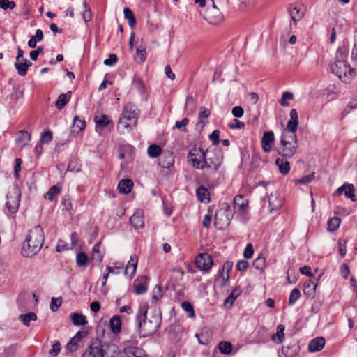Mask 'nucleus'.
Masks as SVG:
<instances>
[{
  "label": "nucleus",
  "instance_id": "1",
  "mask_svg": "<svg viewBox=\"0 0 357 357\" xmlns=\"http://www.w3.org/2000/svg\"><path fill=\"white\" fill-rule=\"evenodd\" d=\"M147 307L140 306L136 314V325L140 337H148L154 334L161 324V317L158 314H153L147 317Z\"/></svg>",
  "mask_w": 357,
  "mask_h": 357
},
{
  "label": "nucleus",
  "instance_id": "2",
  "mask_svg": "<svg viewBox=\"0 0 357 357\" xmlns=\"http://www.w3.org/2000/svg\"><path fill=\"white\" fill-rule=\"evenodd\" d=\"M347 50L346 47H340L335 53V61L330 66L331 72L337 75L344 82H349L355 76L354 68L347 62Z\"/></svg>",
  "mask_w": 357,
  "mask_h": 357
},
{
  "label": "nucleus",
  "instance_id": "3",
  "mask_svg": "<svg viewBox=\"0 0 357 357\" xmlns=\"http://www.w3.org/2000/svg\"><path fill=\"white\" fill-rule=\"evenodd\" d=\"M44 243L43 229L40 226H36L29 231L21 249V254L25 257L36 255L41 249Z\"/></svg>",
  "mask_w": 357,
  "mask_h": 357
},
{
  "label": "nucleus",
  "instance_id": "4",
  "mask_svg": "<svg viewBox=\"0 0 357 357\" xmlns=\"http://www.w3.org/2000/svg\"><path fill=\"white\" fill-rule=\"evenodd\" d=\"M298 150V139L296 132L284 130L280 144L276 147L277 153L286 159L291 158Z\"/></svg>",
  "mask_w": 357,
  "mask_h": 357
},
{
  "label": "nucleus",
  "instance_id": "5",
  "mask_svg": "<svg viewBox=\"0 0 357 357\" xmlns=\"http://www.w3.org/2000/svg\"><path fill=\"white\" fill-rule=\"evenodd\" d=\"M223 158V153L219 149L206 150L202 162L203 169L208 170L209 174H213L219 169L222 163Z\"/></svg>",
  "mask_w": 357,
  "mask_h": 357
},
{
  "label": "nucleus",
  "instance_id": "6",
  "mask_svg": "<svg viewBox=\"0 0 357 357\" xmlns=\"http://www.w3.org/2000/svg\"><path fill=\"white\" fill-rule=\"evenodd\" d=\"M234 215V210L227 203L222 204L215 215L214 225L219 230L228 227Z\"/></svg>",
  "mask_w": 357,
  "mask_h": 357
},
{
  "label": "nucleus",
  "instance_id": "7",
  "mask_svg": "<svg viewBox=\"0 0 357 357\" xmlns=\"http://www.w3.org/2000/svg\"><path fill=\"white\" fill-rule=\"evenodd\" d=\"M21 199V192L17 186H14L6 195L5 213L13 218L19 209Z\"/></svg>",
  "mask_w": 357,
  "mask_h": 357
},
{
  "label": "nucleus",
  "instance_id": "8",
  "mask_svg": "<svg viewBox=\"0 0 357 357\" xmlns=\"http://www.w3.org/2000/svg\"><path fill=\"white\" fill-rule=\"evenodd\" d=\"M202 149L197 146L192 147L188 152L187 158L191 162L192 166L197 169H203L202 160L204 155Z\"/></svg>",
  "mask_w": 357,
  "mask_h": 357
},
{
  "label": "nucleus",
  "instance_id": "9",
  "mask_svg": "<svg viewBox=\"0 0 357 357\" xmlns=\"http://www.w3.org/2000/svg\"><path fill=\"white\" fill-rule=\"evenodd\" d=\"M101 357H119L120 351L116 344L107 342H96Z\"/></svg>",
  "mask_w": 357,
  "mask_h": 357
},
{
  "label": "nucleus",
  "instance_id": "10",
  "mask_svg": "<svg viewBox=\"0 0 357 357\" xmlns=\"http://www.w3.org/2000/svg\"><path fill=\"white\" fill-rule=\"evenodd\" d=\"M233 264L230 261L224 263L222 269L218 271L215 278V282L219 284L220 287L227 286L229 282L230 274L229 272L232 270Z\"/></svg>",
  "mask_w": 357,
  "mask_h": 357
},
{
  "label": "nucleus",
  "instance_id": "11",
  "mask_svg": "<svg viewBox=\"0 0 357 357\" xmlns=\"http://www.w3.org/2000/svg\"><path fill=\"white\" fill-rule=\"evenodd\" d=\"M195 263L199 270L208 271L213 265V259L208 254L201 253L195 258Z\"/></svg>",
  "mask_w": 357,
  "mask_h": 357
},
{
  "label": "nucleus",
  "instance_id": "12",
  "mask_svg": "<svg viewBox=\"0 0 357 357\" xmlns=\"http://www.w3.org/2000/svg\"><path fill=\"white\" fill-rule=\"evenodd\" d=\"M204 18L211 24L216 25L223 19L222 13L217 7L208 8Z\"/></svg>",
  "mask_w": 357,
  "mask_h": 357
},
{
  "label": "nucleus",
  "instance_id": "13",
  "mask_svg": "<svg viewBox=\"0 0 357 357\" xmlns=\"http://www.w3.org/2000/svg\"><path fill=\"white\" fill-rule=\"evenodd\" d=\"M122 115L130 119V121H133V125H136L139 115V109L137 107L131 103H128L125 105Z\"/></svg>",
  "mask_w": 357,
  "mask_h": 357
},
{
  "label": "nucleus",
  "instance_id": "14",
  "mask_svg": "<svg viewBox=\"0 0 357 357\" xmlns=\"http://www.w3.org/2000/svg\"><path fill=\"white\" fill-rule=\"evenodd\" d=\"M275 137L273 131L265 132L261 138V147L265 153H269L272 151V146L274 143Z\"/></svg>",
  "mask_w": 357,
  "mask_h": 357
},
{
  "label": "nucleus",
  "instance_id": "15",
  "mask_svg": "<svg viewBox=\"0 0 357 357\" xmlns=\"http://www.w3.org/2000/svg\"><path fill=\"white\" fill-rule=\"evenodd\" d=\"M31 139V135L29 132L26 130H20L17 133V136L15 139V143L17 146L22 149L29 144Z\"/></svg>",
  "mask_w": 357,
  "mask_h": 357
},
{
  "label": "nucleus",
  "instance_id": "16",
  "mask_svg": "<svg viewBox=\"0 0 357 357\" xmlns=\"http://www.w3.org/2000/svg\"><path fill=\"white\" fill-rule=\"evenodd\" d=\"M94 121L96 124V130L100 134H101L102 128H105L110 124L112 125V126H113L112 121L105 114H102L100 116H95Z\"/></svg>",
  "mask_w": 357,
  "mask_h": 357
},
{
  "label": "nucleus",
  "instance_id": "17",
  "mask_svg": "<svg viewBox=\"0 0 357 357\" xmlns=\"http://www.w3.org/2000/svg\"><path fill=\"white\" fill-rule=\"evenodd\" d=\"M130 224L136 229H141L144 225V214L141 210L137 211L130 218Z\"/></svg>",
  "mask_w": 357,
  "mask_h": 357
},
{
  "label": "nucleus",
  "instance_id": "18",
  "mask_svg": "<svg viewBox=\"0 0 357 357\" xmlns=\"http://www.w3.org/2000/svg\"><path fill=\"white\" fill-rule=\"evenodd\" d=\"M234 208H238L241 215H243L247 210L248 200L241 195H236L234 199Z\"/></svg>",
  "mask_w": 357,
  "mask_h": 357
},
{
  "label": "nucleus",
  "instance_id": "19",
  "mask_svg": "<svg viewBox=\"0 0 357 357\" xmlns=\"http://www.w3.org/2000/svg\"><path fill=\"white\" fill-rule=\"evenodd\" d=\"M290 119L287 122L285 130L296 132L298 125V113L296 109H292L289 113Z\"/></svg>",
  "mask_w": 357,
  "mask_h": 357
},
{
  "label": "nucleus",
  "instance_id": "20",
  "mask_svg": "<svg viewBox=\"0 0 357 357\" xmlns=\"http://www.w3.org/2000/svg\"><path fill=\"white\" fill-rule=\"evenodd\" d=\"M289 13L294 22L300 21L305 15L304 10L298 6L291 4L288 8Z\"/></svg>",
  "mask_w": 357,
  "mask_h": 357
},
{
  "label": "nucleus",
  "instance_id": "21",
  "mask_svg": "<svg viewBox=\"0 0 357 357\" xmlns=\"http://www.w3.org/2000/svg\"><path fill=\"white\" fill-rule=\"evenodd\" d=\"M326 343V340L322 337H318L312 339L308 344V349L310 352H318L322 350Z\"/></svg>",
  "mask_w": 357,
  "mask_h": 357
},
{
  "label": "nucleus",
  "instance_id": "22",
  "mask_svg": "<svg viewBox=\"0 0 357 357\" xmlns=\"http://www.w3.org/2000/svg\"><path fill=\"white\" fill-rule=\"evenodd\" d=\"M132 124H133V121H130V119H127L126 116L121 114L119 120L117 129L121 134H123L131 130Z\"/></svg>",
  "mask_w": 357,
  "mask_h": 357
},
{
  "label": "nucleus",
  "instance_id": "23",
  "mask_svg": "<svg viewBox=\"0 0 357 357\" xmlns=\"http://www.w3.org/2000/svg\"><path fill=\"white\" fill-rule=\"evenodd\" d=\"M137 262L138 257L135 255H131L124 270L125 275L130 277L134 275L137 269Z\"/></svg>",
  "mask_w": 357,
  "mask_h": 357
},
{
  "label": "nucleus",
  "instance_id": "24",
  "mask_svg": "<svg viewBox=\"0 0 357 357\" xmlns=\"http://www.w3.org/2000/svg\"><path fill=\"white\" fill-rule=\"evenodd\" d=\"M299 351L300 347L297 343L284 346L282 349V351L286 357H294L298 354Z\"/></svg>",
  "mask_w": 357,
  "mask_h": 357
},
{
  "label": "nucleus",
  "instance_id": "25",
  "mask_svg": "<svg viewBox=\"0 0 357 357\" xmlns=\"http://www.w3.org/2000/svg\"><path fill=\"white\" fill-rule=\"evenodd\" d=\"M123 353L126 357H147L142 349L136 347H127Z\"/></svg>",
  "mask_w": 357,
  "mask_h": 357
},
{
  "label": "nucleus",
  "instance_id": "26",
  "mask_svg": "<svg viewBox=\"0 0 357 357\" xmlns=\"http://www.w3.org/2000/svg\"><path fill=\"white\" fill-rule=\"evenodd\" d=\"M174 156L172 153H165L162 157L160 159L159 164L161 167L165 169H169L174 165Z\"/></svg>",
  "mask_w": 357,
  "mask_h": 357
},
{
  "label": "nucleus",
  "instance_id": "27",
  "mask_svg": "<svg viewBox=\"0 0 357 357\" xmlns=\"http://www.w3.org/2000/svg\"><path fill=\"white\" fill-rule=\"evenodd\" d=\"M83 338V333L82 332H77L76 335L72 337L70 340V342L68 343L66 346L67 350H68L70 352H74L77 351V344Z\"/></svg>",
  "mask_w": 357,
  "mask_h": 357
},
{
  "label": "nucleus",
  "instance_id": "28",
  "mask_svg": "<svg viewBox=\"0 0 357 357\" xmlns=\"http://www.w3.org/2000/svg\"><path fill=\"white\" fill-rule=\"evenodd\" d=\"M275 165L278 166L280 172L283 175H287L290 171V163L284 158H278L275 160Z\"/></svg>",
  "mask_w": 357,
  "mask_h": 357
},
{
  "label": "nucleus",
  "instance_id": "29",
  "mask_svg": "<svg viewBox=\"0 0 357 357\" xmlns=\"http://www.w3.org/2000/svg\"><path fill=\"white\" fill-rule=\"evenodd\" d=\"M133 186V182L130 179H122L118 185L119 190L121 193L128 194Z\"/></svg>",
  "mask_w": 357,
  "mask_h": 357
},
{
  "label": "nucleus",
  "instance_id": "30",
  "mask_svg": "<svg viewBox=\"0 0 357 357\" xmlns=\"http://www.w3.org/2000/svg\"><path fill=\"white\" fill-rule=\"evenodd\" d=\"M82 357H101L96 342H93L82 354Z\"/></svg>",
  "mask_w": 357,
  "mask_h": 357
},
{
  "label": "nucleus",
  "instance_id": "31",
  "mask_svg": "<svg viewBox=\"0 0 357 357\" xmlns=\"http://www.w3.org/2000/svg\"><path fill=\"white\" fill-rule=\"evenodd\" d=\"M109 326L113 333L117 334L121 329V320L119 316H113L109 321Z\"/></svg>",
  "mask_w": 357,
  "mask_h": 357
},
{
  "label": "nucleus",
  "instance_id": "32",
  "mask_svg": "<svg viewBox=\"0 0 357 357\" xmlns=\"http://www.w3.org/2000/svg\"><path fill=\"white\" fill-rule=\"evenodd\" d=\"M284 329L285 328L284 325H278L277 326V333L272 335L271 340L276 344L282 343L284 340Z\"/></svg>",
  "mask_w": 357,
  "mask_h": 357
},
{
  "label": "nucleus",
  "instance_id": "33",
  "mask_svg": "<svg viewBox=\"0 0 357 357\" xmlns=\"http://www.w3.org/2000/svg\"><path fill=\"white\" fill-rule=\"evenodd\" d=\"M86 127V122L84 120L80 119L78 116H75L73 119V124L72 126V132L78 134L82 131Z\"/></svg>",
  "mask_w": 357,
  "mask_h": 357
},
{
  "label": "nucleus",
  "instance_id": "34",
  "mask_svg": "<svg viewBox=\"0 0 357 357\" xmlns=\"http://www.w3.org/2000/svg\"><path fill=\"white\" fill-rule=\"evenodd\" d=\"M70 317L73 324L75 326H84L87 324L86 317L82 314L75 312L71 314Z\"/></svg>",
  "mask_w": 357,
  "mask_h": 357
},
{
  "label": "nucleus",
  "instance_id": "35",
  "mask_svg": "<svg viewBox=\"0 0 357 357\" xmlns=\"http://www.w3.org/2000/svg\"><path fill=\"white\" fill-rule=\"evenodd\" d=\"M18 319L21 321L24 326H29L31 321H36L37 319V315L34 312H28L25 314H20Z\"/></svg>",
  "mask_w": 357,
  "mask_h": 357
},
{
  "label": "nucleus",
  "instance_id": "36",
  "mask_svg": "<svg viewBox=\"0 0 357 357\" xmlns=\"http://www.w3.org/2000/svg\"><path fill=\"white\" fill-rule=\"evenodd\" d=\"M196 195L198 199L201 202H205L206 200L209 201V192L208 189L204 186L199 187L196 190Z\"/></svg>",
  "mask_w": 357,
  "mask_h": 357
},
{
  "label": "nucleus",
  "instance_id": "37",
  "mask_svg": "<svg viewBox=\"0 0 357 357\" xmlns=\"http://www.w3.org/2000/svg\"><path fill=\"white\" fill-rule=\"evenodd\" d=\"M43 39V33L41 29H37L35 36H33L28 41V45L31 48L36 47L38 42H40Z\"/></svg>",
  "mask_w": 357,
  "mask_h": 357
},
{
  "label": "nucleus",
  "instance_id": "38",
  "mask_svg": "<svg viewBox=\"0 0 357 357\" xmlns=\"http://www.w3.org/2000/svg\"><path fill=\"white\" fill-rule=\"evenodd\" d=\"M269 206L271 207V212L277 211L282 206V200H278L277 195L271 194L269 197Z\"/></svg>",
  "mask_w": 357,
  "mask_h": 357
},
{
  "label": "nucleus",
  "instance_id": "39",
  "mask_svg": "<svg viewBox=\"0 0 357 357\" xmlns=\"http://www.w3.org/2000/svg\"><path fill=\"white\" fill-rule=\"evenodd\" d=\"M147 153L150 158H155L162 153V149L157 144H151L147 149Z\"/></svg>",
  "mask_w": 357,
  "mask_h": 357
},
{
  "label": "nucleus",
  "instance_id": "40",
  "mask_svg": "<svg viewBox=\"0 0 357 357\" xmlns=\"http://www.w3.org/2000/svg\"><path fill=\"white\" fill-rule=\"evenodd\" d=\"M241 292V291L238 287L233 289L230 295L225 299V305L227 306V304H229V307H231L234 301L240 296Z\"/></svg>",
  "mask_w": 357,
  "mask_h": 357
},
{
  "label": "nucleus",
  "instance_id": "41",
  "mask_svg": "<svg viewBox=\"0 0 357 357\" xmlns=\"http://www.w3.org/2000/svg\"><path fill=\"white\" fill-rule=\"evenodd\" d=\"M125 18L128 20V23L130 27H133L136 24V19L133 12L128 8L123 10Z\"/></svg>",
  "mask_w": 357,
  "mask_h": 357
},
{
  "label": "nucleus",
  "instance_id": "42",
  "mask_svg": "<svg viewBox=\"0 0 357 357\" xmlns=\"http://www.w3.org/2000/svg\"><path fill=\"white\" fill-rule=\"evenodd\" d=\"M195 103L194 98H192V96H188L186 98L185 105V113H186V114L188 115L190 114L193 113L195 112Z\"/></svg>",
  "mask_w": 357,
  "mask_h": 357
},
{
  "label": "nucleus",
  "instance_id": "43",
  "mask_svg": "<svg viewBox=\"0 0 357 357\" xmlns=\"http://www.w3.org/2000/svg\"><path fill=\"white\" fill-rule=\"evenodd\" d=\"M69 100H70V96L68 97L67 94H64V93L60 94L58 98V100H56V102L55 103V107L58 109L61 110L68 102Z\"/></svg>",
  "mask_w": 357,
  "mask_h": 357
},
{
  "label": "nucleus",
  "instance_id": "44",
  "mask_svg": "<svg viewBox=\"0 0 357 357\" xmlns=\"http://www.w3.org/2000/svg\"><path fill=\"white\" fill-rule=\"evenodd\" d=\"M61 188L58 185L52 186L47 192V197L48 200L53 201L58 195L60 194Z\"/></svg>",
  "mask_w": 357,
  "mask_h": 357
},
{
  "label": "nucleus",
  "instance_id": "45",
  "mask_svg": "<svg viewBox=\"0 0 357 357\" xmlns=\"http://www.w3.org/2000/svg\"><path fill=\"white\" fill-rule=\"evenodd\" d=\"M210 115V111L205 108V107H201L200 111L199 112V121L197 123V126L199 125H202V126H204L206 122H205L202 119H207L208 116Z\"/></svg>",
  "mask_w": 357,
  "mask_h": 357
},
{
  "label": "nucleus",
  "instance_id": "46",
  "mask_svg": "<svg viewBox=\"0 0 357 357\" xmlns=\"http://www.w3.org/2000/svg\"><path fill=\"white\" fill-rule=\"evenodd\" d=\"M252 266L255 268L263 271L266 267V259L262 256L257 257L252 263Z\"/></svg>",
  "mask_w": 357,
  "mask_h": 357
},
{
  "label": "nucleus",
  "instance_id": "47",
  "mask_svg": "<svg viewBox=\"0 0 357 357\" xmlns=\"http://www.w3.org/2000/svg\"><path fill=\"white\" fill-rule=\"evenodd\" d=\"M15 67L19 75L25 76L26 75V69L24 63V59H23V61H15Z\"/></svg>",
  "mask_w": 357,
  "mask_h": 357
},
{
  "label": "nucleus",
  "instance_id": "48",
  "mask_svg": "<svg viewBox=\"0 0 357 357\" xmlns=\"http://www.w3.org/2000/svg\"><path fill=\"white\" fill-rule=\"evenodd\" d=\"M341 220L337 217L331 218L328 221V230L330 231H335L340 226Z\"/></svg>",
  "mask_w": 357,
  "mask_h": 357
},
{
  "label": "nucleus",
  "instance_id": "49",
  "mask_svg": "<svg viewBox=\"0 0 357 357\" xmlns=\"http://www.w3.org/2000/svg\"><path fill=\"white\" fill-rule=\"evenodd\" d=\"M301 297L300 290L294 288L290 293L289 298V305H293Z\"/></svg>",
  "mask_w": 357,
  "mask_h": 357
},
{
  "label": "nucleus",
  "instance_id": "50",
  "mask_svg": "<svg viewBox=\"0 0 357 357\" xmlns=\"http://www.w3.org/2000/svg\"><path fill=\"white\" fill-rule=\"evenodd\" d=\"M89 260L88 256L84 252H79L76 257V262L78 266L83 267L86 266Z\"/></svg>",
  "mask_w": 357,
  "mask_h": 357
},
{
  "label": "nucleus",
  "instance_id": "51",
  "mask_svg": "<svg viewBox=\"0 0 357 357\" xmlns=\"http://www.w3.org/2000/svg\"><path fill=\"white\" fill-rule=\"evenodd\" d=\"M294 98V94L291 92L286 91L282 93V98L279 101L280 104L283 107H288L289 103L287 101V100H292Z\"/></svg>",
  "mask_w": 357,
  "mask_h": 357
},
{
  "label": "nucleus",
  "instance_id": "52",
  "mask_svg": "<svg viewBox=\"0 0 357 357\" xmlns=\"http://www.w3.org/2000/svg\"><path fill=\"white\" fill-rule=\"evenodd\" d=\"M219 349L221 353L229 354L231 352L232 344L229 342H221L219 343Z\"/></svg>",
  "mask_w": 357,
  "mask_h": 357
},
{
  "label": "nucleus",
  "instance_id": "53",
  "mask_svg": "<svg viewBox=\"0 0 357 357\" xmlns=\"http://www.w3.org/2000/svg\"><path fill=\"white\" fill-rule=\"evenodd\" d=\"M344 195L347 198L351 199L352 201H355V194H354V186L353 184L346 185V189L344 190Z\"/></svg>",
  "mask_w": 357,
  "mask_h": 357
},
{
  "label": "nucleus",
  "instance_id": "54",
  "mask_svg": "<svg viewBox=\"0 0 357 357\" xmlns=\"http://www.w3.org/2000/svg\"><path fill=\"white\" fill-rule=\"evenodd\" d=\"M314 179V174H310L304 176L300 178L296 179L295 183L296 184H307V183H310Z\"/></svg>",
  "mask_w": 357,
  "mask_h": 357
},
{
  "label": "nucleus",
  "instance_id": "55",
  "mask_svg": "<svg viewBox=\"0 0 357 357\" xmlns=\"http://www.w3.org/2000/svg\"><path fill=\"white\" fill-rule=\"evenodd\" d=\"M181 307L184 311L189 314V317H193L195 316L194 308L190 303L188 301H184L181 303Z\"/></svg>",
  "mask_w": 357,
  "mask_h": 357
},
{
  "label": "nucleus",
  "instance_id": "56",
  "mask_svg": "<svg viewBox=\"0 0 357 357\" xmlns=\"http://www.w3.org/2000/svg\"><path fill=\"white\" fill-rule=\"evenodd\" d=\"M16 4L14 1L9 0H0V8L6 10L7 9L13 10L15 8Z\"/></svg>",
  "mask_w": 357,
  "mask_h": 357
},
{
  "label": "nucleus",
  "instance_id": "57",
  "mask_svg": "<svg viewBox=\"0 0 357 357\" xmlns=\"http://www.w3.org/2000/svg\"><path fill=\"white\" fill-rule=\"evenodd\" d=\"M83 6L84 7V10L83 11L82 17L84 22L87 23L92 18L91 11L89 6L86 4V2H84Z\"/></svg>",
  "mask_w": 357,
  "mask_h": 357
},
{
  "label": "nucleus",
  "instance_id": "58",
  "mask_svg": "<svg viewBox=\"0 0 357 357\" xmlns=\"http://www.w3.org/2000/svg\"><path fill=\"white\" fill-rule=\"evenodd\" d=\"M61 304H62V300L61 298L53 297L52 298L51 303H50V309L53 312H56L58 310V309L61 305Z\"/></svg>",
  "mask_w": 357,
  "mask_h": 357
},
{
  "label": "nucleus",
  "instance_id": "59",
  "mask_svg": "<svg viewBox=\"0 0 357 357\" xmlns=\"http://www.w3.org/2000/svg\"><path fill=\"white\" fill-rule=\"evenodd\" d=\"M135 292L136 294H143L146 292L147 287L144 284L142 283H134Z\"/></svg>",
  "mask_w": 357,
  "mask_h": 357
},
{
  "label": "nucleus",
  "instance_id": "60",
  "mask_svg": "<svg viewBox=\"0 0 357 357\" xmlns=\"http://www.w3.org/2000/svg\"><path fill=\"white\" fill-rule=\"evenodd\" d=\"M40 140L45 144H48L52 140V132L50 130L43 132L40 136Z\"/></svg>",
  "mask_w": 357,
  "mask_h": 357
},
{
  "label": "nucleus",
  "instance_id": "61",
  "mask_svg": "<svg viewBox=\"0 0 357 357\" xmlns=\"http://www.w3.org/2000/svg\"><path fill=\"white\" fill-rule=\"evenodd\" d=\"M339 252L342 257H344L347 252V241L345 239H340L338 241Z\"/></svg>",
  "mask_w": 357,
  "mask_h": 357
},
{
  "label": "nucleus",
  "instance_id": "62",
  "mask_svg": "<svg viewBox=\"0 0 357 357\" xmlns=\"http://www.w3.org/2000/svg\"><path fill=\"white\" fill-rule=\"evenodd\" d=\"M189 120L188 118H183L181 121H177L175 123L174 128L179 129L181 131L185 130V127L188 123Z\"/></svg>",
  "mask_w": 357,
  "mask_h": 357
},
{
  "label": "nucleus",
  "instance_id": "63",
  "mask_svg": "<svg viewBox=\"0 0 357 357\" xmlns=\"http://www.w3.org/2000/svg\"><path fill=\"white\" fill-rule=\"evenodd\" d=\"M254 253L253 246L251 243H249L246 245L244 252L243 256L245 259H250Z\"/></svg>",
  "mask_w": 357,
  "mask_h": 357
},
{
  "label": "nucleus",
  "instance_id": "64",
  "mask_svg": "<svg viewBox=\"0 0 357 357\" xmlns=\"http://www.w3.org/2000/svg\"><path fill=\"white\" fill-rule=\"evenodd\" d=\"M61 350V344L59 342H54L52 344V348L50 350L49 353L53 356H56L59 354Z\"/></svg>",
  "mask_w": 357,
  "mask_h": 357
}]
</instances>
